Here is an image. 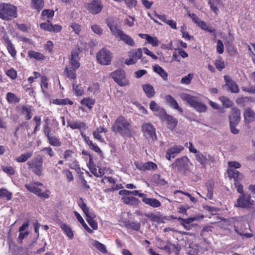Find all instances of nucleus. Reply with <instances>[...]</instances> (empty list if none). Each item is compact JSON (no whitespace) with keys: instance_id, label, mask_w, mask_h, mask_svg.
<instances>
[{"instance_id":"1","label":"nucleus","mask_w":255,"mask_h":255,"mask_svg":"<svg viewBox=\"0 0 255 255\" xmlns=\"http://www.w3.org/2000/svg\"><path fill=\"white\" fill-rule=\"evenodd\" d=\"M130 121L124 116L119 117L112 127L113 131L125 135L128 134L130 131Z\"/></svg>"},{"instance_id":"2","label":"nucleus","mask_w":255,"mask_h":255,"mask_svg":"<svg viewBox=\"0 0 255 255\" xmlns=\"http://www.w3.org/2000/svg\"><path fill=\"white\" fill-rule=\"evenodd\" d=\"M17 16L16 6L9 3H0V18L9 20Z\"/></svg>"},{"instance_id":"3","label":"nucleus","mask_w":255,"mask_h":255,"mask_svg":"<svg viewBox=\"0 0 255 255\" xmlns=\"http://www.w3.org/2000/svg\"><path fill=\"white\" fill-rule=\"evenodd\" d=\"M77 203L79 207L85 214L86 217V221L89 225L93 230H97L98 229V224L94 220L96 217L95 213L90 210L82 198H80L78 200Z\"/></svg>"},{"instance_id":"4","label":"nucleus","mask_w":255,"mask_h":255,"mask_svg":"<svg viewBox=\"0 0 255 255\" xmlns=\"http://www.w3.org/2000/svg\"><path fill=\"white\" fill-rule=\"evenodd\" d=\"M180 97L183 100L187 101L191 107L195 109L200 113L205 112L207 110V106L203 103L199 101L198 98L187 93H182Z\"/></svg>"},{"instance_id":"5","label":"nucleus","mask_w":255,"mask_h":255,"mask_svg":"<svg viewBox=\"0 0 255 255\" xmlns=\"http://www.w3.org/2000/svg\"><path fill=\"white\" fill-rule=\"evenodd\" d=\"M242 221V218H240L239 220H235L234 219H226L222 221L220 223L221 226L224 228L226 230H230L228 226H230L233 224L235 230L236 232L240 234L243 237L250 238L253 237V234L252 233H245L242 229H239L238 226L240 221Z\"/></svg>"},{"instance_id":"6","label":"nucleus","mask_w":255,"mask_h":255,"mask_svg":"<svg viewBox=\"0 0 255 255\" xmlns=\"http://www.w3.org/2000/svg\"><path fill=\"white\" fill-rule=\"evenodd\" d=\"M27 189L30 192L34 193L40 197L48 198L49 197L50 192L49 190L41 191L44 188L43 184L39 182H33L25 185Z\"/></svg>"},{"instance_id":"7","label":"nucleus","mask_w":255,"mask_h":255,"mask_svg":"<svg viewBox=\"0 0 255 255\" xmlns=\"http://www.w3.org/2000/svg\"><path fill=\"white\" fill-rule=\"evenodd\" d=\"M111 76L114 81L120 86L124 87L129 85V81L126 78L125 72L123 70H116L111 74Z\"/></svg>"},{"instance_id":"8","label":"nucleus","mask_w":255,"mask_h":255,"mask_svg":"<svg viewBox=\"0 0 255 255\" xmlns=\"http://www.w3.org/2000/svg\"><path fill=\"white\" fill-rule=\"evenodd\" d=\"M130 191L127 190H121L119 192V195L122 196V200L126 204L135 206L139 203L138 199L132 196L130 194Z\"/></svg>"},{"instance_id":"9","label":"nucleus","mask_w":255,"mask_h":255,"mask_svg":"<svg viewBox=\"0 0 255 255\" xmlns=\"http://www.w3.org/2000/svg\"><path fill=\"white\" fill-rule=\"evenodd\" d=\"M189 160L186 156L176 159L171 164L172 169L180 171L182 169L187 170L189 164Z\"/></svg>"},{"instance_id":"10","label":"nucleus","mask_w":255,"mask_h":255,"mask_svg":"<svg viewBox=\"0 0 255 255\" xmlns=\"http://www.w3.org/2000/svg\"><path fill=\"white\" fill-rule=\"evenodd\" d=\"M254 204V201L251 199L250 195H241L237 200V203L235 205L236 207L242 208H250Z\"/></svg>"},{"instance_id":"11","label":"nucleus","mask_w":255,"mask_h":255,"mask_svg":"<svg viewBox=\"0 0 255 255\" xmlns=\"http://www.w3.org/2000/svg\"><path fill=\"white\" fill-rule=\"evenodd\" d=\"M98 62L100 64H109L112 59V55L109 50L103 48L96 55Z\"/></svg>"},{"instance_id":"12","label":"nucleus","mask_w":255,"mask_h":255,"mask_svg":"<svg viewBox=\"0 0 255 255\" xmlns=\"http://www.w3.org/2000/svg\"><path fill=\"white\" fill-rule=\"evenodd\" d=\"M142 130L144 136L147 139L153 140L156 139L155 129L150 124H144L142 125Z\"/></svg>"},{"instance_id":"13","label":"nucleus","mask_w":255,"mask_h":255,"mask_svg":"<svg viewBox=\"0 0 255 255\" xmlns=\"http://www.w3.org/2000/svg\"><path fill=\"white\" fill-rule=\"evenodd\" d=\"M29 167L37 175L41 174L42 171V160L35 158L27 162Z\"/></svg>"},{"instance_id":"14","label":"nucleus","mask_w":255,"mask_h":255,"mask_svg":"<svg viewBox=\"0 0 255 255\" xmlns=\"http://www.w3.org/2000/svg\"><path fill=\"white\" fill-rule=\"evenodd\" d=\"M103 7V5L100 0H93L88 4L87 9L90 13L96 14L101 12Z\"/></svg>"},{"instance_id":"15","label":"nucleus","mask_w":255,"mask_h":255,"mask_svg":"<svg viewBox=\"0 0 255 255\" xmlns=\"http://www.w3.org/2000/svg\"><path fill=\"white\" fill-rule=\"evenodd\" d=\"M134 165L137 169L141 171L155 170L157 168V165L151 161L143 163L136 161L134 162Z\"/></svg>"},{"instance_id":"16","label":"nucleus","mask_w":255,"mask_h":255,"mask_svg":"<svg viewBox=\"0 0 255 255\" xmlns=\"http://www.w3.org/2000/svg\"><path fill=\"white\" fill-rule=\"evenodd\" d=\"M184 148L181 145H174L168 148L166 153V158L170 160L171 158H174L178 154L183 150Z\"/></svg>"},{"instance_id":"17","label":"nucleus","mask_w":255,"mask_h":255,"mask_svg":"<svg viewBox=\"0 0 255 255\" xmlns=\"http://www.w3.org/2000/svg\"><path fill=\"white\" fill-rule=\"evenodd\" d=\"M142 50L138 48L130 52L129 60H126L125 64H135L141 57Z\"/></svg>"},{"instance_id":"18","label":"nucleus","mask_w":255,"mask_h":255,"mask_svg":"<svg viewBox=\"0 0 255 255\" xmlns=\"http://www.w3.org/2000/svg\"><path fill=\"white\" fill-rule=\"evenodd\" d=\"M106 22L107 26L110 28L112 33L114 36L121 30V29L118 27V21L116 18L109 17L106 19Z\"/></svg>"},{"instance_id":"19","label":"nucleus","mask_w":255,"mask_h":255,"mask_svg":"<svg viewBox=\"0 0 255 255\" xmlns=\"http://www.w3.org/2000/svg\"><path fill=\"white\" fill-rule=\"evenodd\" d=\"M149 108L152 111L156 112V115L158 116L160 119H162L163 116L165 115V110L161 108L155 101H152L149 105Z\"/></svg>"},{"instance_id":"20","label":"nucleus","mask_w":255,"mask_h":255,"mask_svg":"<svg viewBox=\"0 0 255 255\" xmlns=\"http://www.w3.org/2000/svg\"><path fill=\"white\" fill-rule=\"evenodd\" d=\"M115 36L119 38L120 40L124 41L126 44L129 45L133 46L134 44V41L133 39L124 33L121 29L117 34H115Z\"/></svg>"},{"instance_id":"21","label":"nucleus","mask_w":255,"mask_h":255,"mask_svg":"<svg viewBox=\"0 0 255 255\" xmlns=\"http://www.w3.org/2000/svg\"><path fill=\"white\" fill-rule=\"evenodd\" d=\"M68 126L73 129H79L81 131H84L88 128L86 124L78 121L68 122Z\"/></svg>"},{"instance_id":"22","label":"nucleus","mask_w":255,"mask_h":255,"mask_svg":"<svg viewBox=\"0 0 255 255\" xmlns=\"http://www.w3.org/2000/svg\"><path fill=\"white\" fill-rule=\"evenodd\" d=\"M230 124H238L240 121V112L237 108H232L231 115L229 116Z\"/></svg>"},{"instance_id":"23","label":"nucleus","mask_w":255,"mask_h":255,"mask_svg":"<svg viewBox=\"0 0 255 255\" xmlns=\"http://www.w3.org/2000/svg\"><path fill=\"white\" fill-rule=\"evenodd\" d=\"M138 35L141 38L146 39L147 42L151 44L153 47H156L160 43L156 37L151 36L147 34L142 33L138 34Z\"/></svg>"},{"instance_id":"24","label":"nucleus","mask_w":255,"mask_h":255,"mask_svg":"<svg viewBox=\"0 0 255 255\" xmlns=\"http://www.w3.org/2000/svg\"><path fill=\"white\" fill-rule=\"evenodd\" d=\"M107 132V129L102 127H99L93 131V134L94 137L100 142H104L103 138V134Z\"/></svg>"},{"instance_id":"25","label":"nucleus","mask_w":255,"mask_h":255,"mask_svg":"<svg viewBox=\"0 0 255 255\" xmlns=\"http://www.w3.org/2000/svg\"><path fill=\"white\" fill-rule=\"evenodd\" d=\"M224 79L226 81V85L231 92L236 93L239 91L238 85L235 82L231 80L228 76H225Z\"/></svg>"},{"instance_id":"26","label":"nucleus","mask_w":255,"mask_h":255,"mask_svg":"<svg viewBox=\"0 0 255 255\" xmlns=\"http://www.w3.org/2000/svg\"><path fill=\"white\" fill-rule=\"evenodd\" d=\"M242 89L252 94L255 93V72L252 73L251 76V80L248 87L243 86Z\"/></svg>"},{"instance_id":"27","label":"nucleus","mask_w":255,"mask_h":255,"mask_svg":"<svg viewBox=\"0 0 255 255\" xmlns=\"http://www.w3.org/2000/svg\"><path fill=\"white\" fill-rule=\"evenodd\" d=\"M79 67L78 65H69L65 69L67 77L70 79L76 78V70Z\"/></svg>"},{"instance_id":"28","label":"nucleus","mask_w":255,"mask_h":255,"mask_svg":"<svg viewBox=\"0 0 255 255\" xmlns=\"http://www.w3.org/2000/svg\"><path fill=\"white\" fill-rule=\"evenodd\" d=\"M161 120L166 121L167 123L168 128L171 129H174L177 124V120L172 116L168 115L165 113V115L163 116Z\"/></svg>"},{"instance_id":"29","label":"nucleus","mask_w":255,"mask_h":255,"mask_svg":"<svg viewBox=\"0 0 255 255\" xmlns=\"http://www.w3.org/2000/svg\"><path fill=\"white\" fill-rule=\"evenodd\" d=\"M166 101L172 108L178 110L180 113H183V111L182 108L179 107L176 100L171 96L167 95L165 97Z\"/></svg>"},{"instance_id":"30","label":"nucleus","mask_w":255,"mask_h":255,"mask_svg":"<svg viewBox=\"0 0 255 255\" xmlns=\"http://www.w3.org/2000/svg\"><path fill=\"white\" fill-rule=\"evenodd\" d=\"M228 174L230 178H233L235 182L241 180L243 179L242 174L236 170L235 169L229 168L227 171Z\"/></svg>"},{"instance_id":"31","label":"nucleus","mask_w":255,"mask_h":255,"mask_svg":"<svg viewBox=\"0 0 255 255\" xmlns=\"http://www.w3.org/2000/svg\"><path fill=\"white\" fill-rule=\"evenodd\" d=\"M142 201L144 204L153 208H157L161 206L160 202L155 198H146V196H144Z\"/></svg>"},{"instance_id":"32","label":"nucleus","mask_w":255,"mask_h":255,"mask_svg":"<svg viewBox=\"0 0 255 255\" xmlns=\"http://www.w3.org/2000/svg\"><path fill=\"white\" fill-rule=\"evenodd\" d=\"M85 80L84 78H81L80 84L76 85L75 83L73 84V90L75 95L77 96H81L84 94V89L81 87L82 83H84Z\"/></svg>"},{"instance_id":"33","label":"nucleus","mask_w":255,"mask_h":255,"mask_svg":"<svg viewBox=\"0 0 255 255\" xmlns=\"http://www.w3.org/2000/svg\"><path fill=\"white\" fill-rule=\"evenodd\" d=\"M244 119L246 123H250L255 119V114L249 108L246 109L244 113Z\"/></svg>"},{"instance_id":"34","label":"nucleus","mask_w":255,"mask_h":255,"mask_svg":"<svg viewBox=\"0 0 255 255\" xmlns=\"http://www.w3.org/2000/svg\"><path fill=\"white\" fill-rule=\"evenodd\" d=\"M146 96L148 98L152 97L155 94L154 88L149 84H144L142 86Z\"/></svg>"},{"instance_id":"35","label":"nucleus","mask_w":255,"mask_h":255,"mask_svg":"<svg viewBox=\"0 0 255 255\" xmlns=\"http://www.w3.org/2000/svg\"><path fill=\"white\" fill-rule=\"evenodd\" d=\"M95 103V99L89 97L84 98L80 102V104L82 106L87 107L89 109H91L93 107Z\"/></svg>"},{"instance_id":"36","label":"nucleus","mask_w":255,"mask_h":255,"mask_svg":"<svg viewBox=\"0 0 255 255\" xmlns=\"http://www.w3.org/2000/svg\"><path fill=\"white\" fill-rule=\"evenodd\" d=\"M44 1L43 0H31V7L39 12L44 7Z\"/></svg>"},{"instance_id":"37","label":"nucleus","mask_w":255,"mask_h":255,"mask_svg":"<svg viewBox=\"0 0 255 255\" xmlns=\"http://www.w3.org/2000/svg\"><path fill=\"white\" fill-rule=\"evenodd\" d=\"M74 215L78 221V222L82 225L83 228L89 233H92L93 231L91 230L86 224L84 219L82 217V216L80 215V214L77 211H74Z\"/></svg>"},{"instance_id":"38","label":"nucleus","mask_w":255,"mask_h":255,"mask_svg":"<svg viewBox=\"0 0 255 255\" xmlns=\"http://www.w3.org/2000/svg\"><path fill=\"white\" fill-rule=\"evenodd\" d=\"M92 244L97 250L103 254H106L107 253V249L106 246L99 242V241L95 240H92Z\"/></svg>"},{"instance_id":"39","label":"nucleus","mask_w":255,"mask_h":255,"mask_svg":"<svg viewBox=\"0 0 255 255\" xmlns=\"http://www.w3.org/2000/svg\"><path fill=\"white\" fill-rule=\"evenodd\" d=\"M100 85L98 83L94 82L91 83L87 89V92L89 95H94L99 92Z\"/></svg>"},{"instance_id":"40","label":"nucleus","mask_w":255,"mask_h":255,"mask_svg":"<svg viewBox=\"0 0 255 255\" xmlns=\"http://www.w3.org/2000/svg\"><path fill=\"white\" fill-rule=\"evenodd\" d=\"M61 229L67 236L70 239H72L74 236L73 231L71 228L66 224L63 223L60 226Z\"/></svg>"},{"instance_id":"41","label":"nucleus","mask_w":255,"mask_h":255,"mask_svg":"<svg viewBox=\"0 0 255 255\" xmlns=\"http://www.w3.org/2000/svg\"><path fill=\"white\" fill-rule=\"evenodd\" d=\"M54 10L52 9H45L41 12V18L44 20L52 18L54 15Z\"/></svg>"},{"instance_id":"42","label":"nucleus","mask_w":255,"mask_h":255,"mask_svg":"<svg viewBox=\"0 0 255 255\" xmlns=\"http://www.w3.org/2000/svg\"><path fill=\"white\" fill-rule=\"evenodd\" d=\"M212 158L210 155L207 156L204 154H199L196 155V159L202 165H205L208 163V159Z\"/></svg>"},{"instance_id":"43","label":"nucleus","mask_w":255,"mask_h":255,"mask_svg":"<svg viewBox=\"0 0 255 255\" xmlns=\"http://www.w3.org/2000/svg\"><path fill=\"white\" fill-rule=\"evenodd\" d=\"M28 56L30 58H33L38 60H43L45 58V57L41 53L32 50L28 52Z\"/></svg>"},{"instance_id":"44","label":"nucleus","mask_w":255,"mask_h":255,"mask_svg":"<svg viewBox=\"0 0 255 255\" xmlns=\"http://www.w3.org/2000/svg\"><path fill=\"white\" fill-rule=\"evenodd\" d=\"M32 155V152H28L22 154L19 156L15 158V160L17 162H23L26 161L28 158L31 157Z\"/></svg>"},{"instance_id":"45","label":"nucleus","mask_w":255,"mask_h":255,"mask_svg":"<svg viewBox=\"0 0 255 255\" xmlns=\"http://www.w3.org/2000/svg\"><path fill=\"white\" fill-rule=\"evenodd\" d=\"M63 156L66 160L72 161L73 159H75L76 154L72 150L67 149L64 151Z\"/></svg>"},{"instance_id":"46","label":"nucleus","mask_w":255,"mask_h":255,"mask_svg":"<svg viewBox=\"0 0 255 255\" xmlns=\"http://www.w3.org/2000/svg\"><path fill=\"white\" fill-rule=\"evenodd\" d=\"M206 187L208 191L207 196L208 199H212L213 195L214 183L212 181H209L206 183Z\"/></svg>"},{"instance_id":"47","label":"nucleus","mask_w":255,"mask_h":255,"mask_svg":"<svg viewBox=\"0 0 255 255\" xmlns=\"http://www.w3.org/2000/svg\"><path fill=\"white\" fill-rule=\"evenodd\" d=\"M47 138L49 144L54 146H59L61 145V142L59 139L55 136L48 135Z\"/></svg>"},{"instance_id":"48","label":"nucleus","mask_w":255,"mask_h":255,"mask_svg":"<svg viewBox=\"0 0 255 255\" xmlns=\"http://www.w3.org/2000/svg\"><path fill=\"white\" fill-rule=\"evenodd\" d=\"M154 71L161 76V77L164 80L167 78V74L164 72L163 69L160 67L158 65H155L153 67Z\"/></svg>"},{"instance_id":"49","label":"nucleus","mask_w":255,"mask_h":255,"mask_svg":"<svg viewBox=\"0 0 255 255\" xmlns=\"http://www.w3.org/2000/svg\"><path fill=\"white\" fill-rule=\"evenodd\" d=\"M11 197L12 193L7 190L3 188L0 189V197H5L7 201H9L11 199Z\"/></svg>"},{"instance_id":"50","label":"nucleus","mask_w":255,"mask_h":255,"mask_svg":"<svg viewBox=\"0 0 255 255\" xmlns=\"http://www.w3.org/2000/svg\"><path fill=\"white\" fill-rule=\"evenodd\" d=\"M6 100L9 103L18 102L19 99L13 93L8 92L6 94Z\"/></svg>"},{"instance_id":"51","label":"nucleus","mask_w":255,"mask_h":255,"mask_svg":"<svg viewBox=\"0 0 255 255\" xmlns=\"http://www.w3.org/2000/svg\"><path fill=\"white\" fill-rule=\"evenodd\" d=\"M219 100L222 103L223 105L226 108H230L232 106V102L225 96L220 97Z\"/></svg>"},{"instance_id":"52","label":"nucleus","mask_w":255,"mask_h":255,"mask_svg":"<svg viewBox=\"0 0 255 255\" xmlns=\"http://www.w3.org/2000/svg\"><path fill=\"white\" fill-rule=\"evenodd\" d=\"M87 165L91 172L95 176V172H97V169L93 163L92 156H90V160L89 161Z\"/></svg>"},{"instance_id":"53","label":"nucleus","mask_w":255,"mask_h":255,"mask_svg":"<svg viewBox=\"0 0 255 255\" xmlns=\"http://www.w3.org/2000/svg\"><path fill=\"white\" fill-rule=\"evenodd\" d=\"M79 54L76 51H73L71 53V64H79Z\"/></svg>"},{"instance_id":"54","label":"nucleus","mask_w":255,"mask_h":255,"mask_svg":"<svg viewBox=\"0 0 255 255\" xmlns=\"http://www.w3.org/2000/svg\"><path fill=\"white\" fill-rule=\"evenodd\" d=\"M41 87L42 91L44 93H46V90L48 88V83L47 82V79L45 77H42V78H41Z\"/></svg>"},{"instance_id":"55","label":"nucleus","mask_w":255,"mask_h":255,"mask_svg":"<svg viewBox=\"0 0 255 255\" xmlns=\"http://www.w3.org/2000/svg\"><path fill=\"white\" fill-rule=\"evenodd\" d=\"M1 168L7 175H12L15 173V170L11 166H2Z\"/></svg>"},{"instance_id":"56","label":"nucleus","mask_w":255,"mask_h":255,"mask_svg":"<svg viewBox=\"0 0 255 255\" xmlns=\"http://www.w3.org/2000/svg\"><path fill=\"white\" fill-rule=\"evenodd\" d=\"M92 31L98 35H101L103 33V30L100 25L97 24H94L91 26Z\"/></svg>"},{"instance_id":"57","label":"nucleus","mask_w":255,"mask_h":255,"mask_svg":"<svg viewBox=\"0 0 255 255\" xmlns=\"http://www.w3.org/2000/svg\"><path fill=\"white\" fill-rule=\"evenodd\" d=\"M7 49L11 56L14 57L15 56L16 51L13 44L10 41L7 42Z\"/></svg>"},{"instance_id":"58","label":"nucleus","mask_w":255,"mask_h":255,"mask_svg":"<svg viewBox=\"0 0 255 255\" xmlns=\"http://www.w3.org/2000/svg\"><path fill=\"white\" fill-rule=\"evenodd\" d=\"M193 78V74H189L182 78L181 83L183 84H188Z\"/></svg>"},{"instance_id":"59","label":"nucleus","mask_w":255,"mask_h":255,"mask_svg":"<svg viewBox=\"0 0 255 255\" xmlns=\"http://www.w3.org/2000/svg\"><path fill=\"white\" fill-rule=\"evenodd\" d=\"M51 23L49 20L46 22L42 23L40 24L41 29L50 32Z\"/></svg>"},{"instance_id":"60","label":"nucleus","mask_w":255,"mask_h":255,"mask_svg":"<svg viewBox=\"0 0 255 255\" xmlns=\"http://www.w3.org/2000/svg\"><path fill=\"white\" fill-rule=\"evenodd\" d=\"M70 26L76 34H79L81 30V28L79 24L76 23H72Z\"/></svg>"},{"instance_id":"61","label":"nucleus","mask_w":255,"mask_h":255,"mask_svg":"<svg viewBox=\"0 0 255 255\" xmlns=\"http://www.w3.org/2000/svg\"><path fill=\"white\" fill-rule=\"evenodd\" d=\"M89 146L91 149L93 150L98 154H102V151L96 143H93V141L90 143Z\"/></svg>"},{"instance_id":"62","label":"nucleus","mask_w":255,"mask_h":255,"mask_svg":"<svg viewBox=\"0 0 255 255\" xmlns=\"http://www.w3.org/2000/svg\"><path fill=\"white\" fill-rule=\"evenodd\" d=\"M63 173L66 177L68 181L71 182L73 180V176L72 172L69 170H64L63 171Z\"/></svg>"},{"instance_id":"63","label":"nucleus","mask_w":255,"mask_h":255,"mask_svg":"<svg viewBox=\"0 0 255 255\" xmlns=\"http://www.w3.org/2000/svg\"><path fill=\"white\" fill-rule=\"evenodd\" d=\"M142 50V52H143L144 54L150 56L153 59H156L157 57L153 54L151 51L149 50L147 48L144 47Z\"/></svg>"},{"instance_id":"64","label":"nucleus","mask_w":255,"mask_h":255,"mask_svg":"<svg viewBox=\"0 0 255 255\" xmlns=\"http://www.w3.org/2000/svg\"><path fill=\"white\" fill-rule=\"evenodd\" d=\"M6 74L8 77L12 79H15L17 76L16 71L13 69L7 70L6 72Z\"/></svg>"}]
</instances>
